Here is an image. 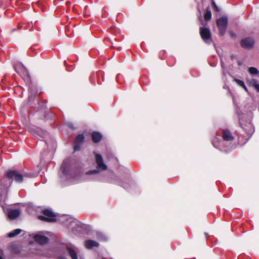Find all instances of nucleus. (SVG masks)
Returning <instances> with one entry per match:
<instances>
[{
	"mask_svg": "<svg viewBox=\"0 0 259 259\" xmlns=\"http://www.w3.org/2000/svg\"><path fill=\"white\" fill-rule=\"evenodd\" d=\"M11 250L15 253H18L20 252V247L16 244H12L11 246Z\"/></svg>",
	"mask_w": 259,
	"mask_h": 259,
	"instance_id": "obj_24",
	"label": "nucleus"
},
{
	"mask_svg": "<svg viewBox=\"0 0 259 259\" xmlns=\"http://www.w3.org/2000/svg\"><path fill=\"white\" fill-rule=\"evenodd\" d=\"M67 250L72 259H78L77 254L73 249L68 247Z\"/></svg>",
	"mask_w": 259,
	"mask_h": 259,
	"instance_id": "obj_15",
	"label": "nucleus"
},
{
	"mask_svg": "<svg viewBox=\"0 0 259 259\" xmlns=\"http://www.w3.org/2000/svg\"><path fill=\"white\" fill-rule=\"evenodd\" d=\"M28 90H29V93H30V92H31V89H30V87H29Z\"/></svg>",
	"mask_w": 259,
	"mask_h": 259,
	"instance_id": "obj_36",
	"label": "nucleus"
},
{
	"mask_svg": "<svg viewBox=\"0 0 259 259\" xmlns=\"http://www.w3.org/2000/svg\"><path fill=\"white\" fill-rule=\"evenodd\" d=\"M33 239L36 243L40 245H45L48 244L50 241L48 237L41 234L35 235Z\"/></svg>",
	"mask_w": 259,
	"mask_h": 259,
	"instance_id": "obj_10",
	"label": "nucleus"
},
{
	"mask_svg": "<svg viewBox=\"0 0 259 259\" xmlns=\"http://www.w3.org/2000/svg\"><path fill=\"white\" fill-rule=\"evenodd\" d=\"M254 88L256 90V91L259 93V83L256 84Z\"/></svg>",
	"mask_w": 259,
	"mask_h": 259,
	"instance_id": "obj_28",
	"label": "nucleus"
},
{
	"mask_svg": "<svg viewBox=\"0 0 259 259\" xmlns=\"http://www.w3.org/2000/svg\"><path fill=\"white\" fill-rule=\"evenodd\" d=\"M92 140L94 143H99L102 138V135L97 132H94L92 134Z\"/></svg>",
	"mask_w": 259,
	"mask_h": 259,
	"instance_id": "obj_14",
	"label": "nucleus"
},
{
	"mask_svg": "<svg viewBox=\"0 0 259 259\" xmlns=\"http://www.w3.org/2000/svg\"><path fill=\"white\" fill-rule=\"evenodd\" d=\"M97 237L98 240L106 242L108 240L107 236L101 232L97 233Z\"/></svg>",
	"mask_w": 259,
	"mask_h": 259,
	"instance_id": "obj_16",
	"label": "nucleus"
},
{
	"mask_svg": "<svg viewBox=\"0 0 259 259\" xmlns=\"http://www.w3.org/2000/svg\"><path fill=\"white\" fill-rule=\"evenodd\" d=\"M39 136L40 138H44L48 136V133L44 131H38L36 133L35 136Z\"/></svg>",
	"mask_w": 259,
	"mask_h": 259,
	"instance_id": "obj_23",
	"label": "nucleus"
},
{
	"mask_svg": "<svg viewBox=\"0 0 259 259\" xmlns=\"http://www.w3.org/2000/svg\"><path fill=\"white\" fill-rule=\"evenodd\" d=\"M204 18L206 21H209L211 18V13L209 7H207L206 9Z\"/></svg>",
	"mask_w": 259,
	"mask_h": 259,
	"instance_id": "obj_17",
	"label": "nucleus"
},
{
	"mask_svg": "<svg viewBox=\"0 0 259 259\" xmlns=\"http://www.w3.org/2000/svg\"><path fill=\"white\" fill-rule=\"evenodd\" d=\"M120 49H121V47H119V48H118V50H120Z\"/></svg>",
	"mask_w": 259,
	"mask_h": 259,
	"instance_id": "obj_38",
	"label": "nucleus"
},
{
	"mask_svg": "<svg viewBox=\"0 0 259 259\" xmlns=\"http://www.w3.org/2000/svg\"><path fill=\"white\" fill-rule=\"evenodd\" d=\"M231 35H232V36H234V35H235V34H233V33H232V34H231Z\"/></svg>",
	"mask_w": 259,
	"mask_h": 259,
	"instance_id": "obj_37",
	"label": "nucleus"
},
{
	"mask_svg": "<svg viewBox=\"0 0 259 259\" xmlns=\"http://www.w3.org/2000/svg\"><path fill=\"white\" fill-rule=\"evenodd\" d=\"M237 63L239 66H241L242 64V62L240 60L238 61Z\"/></svg>",
	"mask_w": 259,
	"mask_h": 259,
	"instance_id": "obj_30",
	"label": "nucleus"
},
{
	"mask_svg": "<svg viewBox=\"0 0 259 259\" xmlns=\"http://www.w3.org/2000/svg\"><path fill=\"white\" fill-rule=\"evenodd\" d=\"M0 259H3V258L1 256H0Z\"/></svg>",
	"mask_w": 259,
	"mask_h": 259,
	"instance_id": "obj_39",
	"label": "nucleus"
},
{
	"mask_svg": "<svg viewBox=\"0 0 259 259\" xmlns=\"http://www.w3.org/2000/svg\"><path fill=\"white\" fill-rule=\"evenodd\" d=\"M212 7H213L214 10L215 11H217V12L220 11V9H219V7L217 6V5H216V4L215 3V2H212Z\"/></svg>",
	"mask_w": 259,
	"mask_h": 259,
	"instance_id": "obj_27",
	"label": "nucleus"
},
{
	"mask_svg": "<svg viewBox=\"0 0 259 259\" xmlns=\"http://www.w3.org/2000/svg\"><path fill=\"white\" fill-rule=\"evenodd\" d=\"M234 81H235L239 86L242 87L245 91L247 92V89L243 81L237 78H234Z\"/></svg>",
	"mask_w": 259,
	"mask_h": 259,
	"instance_id": "obj_19",
	"label": "nucleus"
},
{
	"mask_svg": "<svg viewBox=\"0 0 259 259\" xmlns=\"http://www.w3.org/2000/svg\"><path fill=\"white\" fill-rule=\"evenodd\" d=\"M199 13L201 14L200 11V10H199ZM200 20L201 21H202V17H201V15H200Z\"/></svg>",
	"mask_w": 259,
	"mask_h": 259,
	"instance_id": "obj_33",
	"label": "nucleus"
},
{
	"mask_svg": "<svg viewBox=\"0 0 259 259\" xmlns=\"http://www.w3.org/2000/svg\"><path fill=\"white\" fill-rule=\"evenodd\" d=\"M20 214V211L18 209H10L8 210L7 215L11 220L16 219Z\"/></svg>",
	"mask_w": 259,
	"mask_h": 259,
	"instance_id": "obj_12",
	"label": "nucleus"
},
{
	"mask_svg": "<svg viewBox=\"0 0 259 259\" xmlns=\"http://www.w3.org/2000/svg\"><path fill=\"white\" fill-rule=\"evenodd\" d=\"M11 185L10 181H5L3 180L1 183L2 192L0 194V205L3 206V203L7 199V188Z\"/></svg>",
	"mask_w": 259,
	"mask_h": 259,
	"instance_id": "obj_7",
	"label": "nucleus"
},
{
	"mask_svg": "<svg viewBox=\"0 0 259 259\" xmlns=\"http://www.w3.org/2000/svg\"><path fill=\"white\" fill-rule=\"evenodd\" d=\"M84 245L86 248L91 249L94 247H99V243L93 240H87L85 241Z\"/></svg>",
	"mask_w": 259,
	"mask_h": 259,
	"instance_id": "obj_13",
	"label": "nucleus"
},
{
	"mask_svg": "<svg viewBox=\"0 0 259 259\" xmlns=\"http://www.w3.org/2000/svg\"><path fill=\"white\" fill-rule=\"evenodd\" d=\"M247 82L250 86L254 87L256 84H258L257 80L255 78H248L247 79Z\"/></svg>",
	"mask_w": 259,
	"mask_h": 259,
	"instance_id": "obj_22",
	"label": "nucleus"
},
{
	"mask_svg": "<svg viewBox=\"0 0 259 259\" xmlns=\"http://www.w3.org/2000/svg\"><path fill=\"white\" fill-rule=\"evenodd\" d=\"M6 177L3 180L5 181H10L12 183L11 180H14L17 183H21L23 180V176L16 170H9L7 171L5 174Z\"/></svg>",
	"mask_w": 259,
	"mask_h": 259,
	"instance_id": "obj_5",
	"label": "nucleus"
},
{
	"mask_svg": "<svg viewBox=\"0 0 259 259\" xmlns=\"http://www.w3.org/2000/svg\"><path fill=\"white\" fill-rule=\"evenodd\" d=\"M223 140H220L218 138H215L212 141L213 146L219 149L220 151L228 152L234 149L233 146H230L228 149L225 150V147L230 146L231 142L234 140L231 132L228 130H224L222 133Z\"/></svg>",
	"mask_w": 259,
	"mask_h": 259,
	"instance_id": "obj_4",
	"label": "nucleus"
},
{
	"mask_svg": "<svg viewBox=\"0 0 259 259\" xmlns=\"http://www.w3.org/2000/svg\"><path fill=\"white\" fill-rule=\"evenodd\" d=\"M254 40L251 37H246L241 40V46L243 48L249 49L253 47Z\"/></svg>",
	"mask_w": 259,
	"mask_h": 259,
	"instance_id": "obj_11",
	"label": "nucleus"
},
{
	"mask_svg": "<svg viewBox=\"0 0 259 259\" xmlns=\"http://www.w3.org/2000/svg\"><path fill=\"white\" fill-rule=\"evenodd\" d=\"M15 71L20 74L24 79L25 78L27 79L29 78L28 71L26 67L21 63H19L14 66Z\"/></svg>",
	"mask_w": 259,
	"mask_h": 259,
	"instance_id": "obj_8",
	"label": "nucleus"
},
{
	"mask_svg": "<svg viewBox=\"0 0 259 259\" xmlns=\"http://www.w3.org/2000/svg\"><path fill=\"white\" fill-rule=\"evenodd\" d=\"M110 183H115L122 187H123L124 188H127V186L126 185V184H124V183H123L122 182H121V181L120 180H110L108 181Z\"/></svg>",
	"mask_w": 259,
	"mask_h": 259,
	"instance_id": "obj_20",
	"label": "nucleus"
},
{
	"mask_svg": "<svg viewBox=\"0 0 259 259\" xmlns=\"http://www.w3.org/2000/svg\"><path fill=\"white\" fill-rule=\"evenodd\" d=\"M249 73L252 75H257L259 74V71L255 67H251L248 68Z\"/></svg>",
	"mask_w": 259,
	"mask_h": 259,
	"instance_id": "obj_21",
	"label": "nucleus"
},
{
	"mask_svg": "<svg viewBox=\"0 0 259 259\" xmlns=\"http://www.w3.org/2000/svg\"><path fill=\"white\" fill-rule=\"evenodd\" d=\"M95 160L97 169L89 170L84 175L71 168V161L69 159L64 160L61 168V181L69 185L80 183L88 179L95 180V176L96 175L107 168V166L101 154L96 153Z\"/></svg>",
	"mask_w": 259,
	"mask_h": 259,
	"instance_id": "obj_1",
	"label": "nucleus"
},
{
	"mask_svg": "<svg viewBox=\"0 0 259 259\" xmlns=\"http://www.w3.org/2000/svg\"><path fill=\"white\" fill-rule=\"evenodd\" d=\"M84 139V137L82 134L78 135L75 139V143L81 144Z\"/></svg>",
	"mask_w": 259,
	"mask_h": 259,
	"instance_id": "obj_25",
	"label": "nucleus"
},
{
	"mask_svg": "<svg viewBox=\"0 0 259 259\" xmlns=\"http://www.w3.org/2000/svg\"><path fill=\"white\" fill-rule=\"evenodd\" d=\"M29 101H30L33 99V96L32 95H29L28 97Z\"/></svg>",
	"mask_w": 259,
	"mask_h": 259,
	"instance_id": "obj_29",
	"label": "nucleus"
},
{
	"mask_svg": "<svg viewBox=\"0 0 259 259\" xmlns=\"http://www.w3.org/2000/svg\"><path fill=\"white\" fill-rule=\"evenodd\" d=\"M233 103H234V105H235V106H236V102H235V100H233Z\"/></svg>",
	"mask_w": 259,
	"mask_h": 259,
	"instance_id": "obj_34",
	"label": "nucleus"
},
{
	"mask_svg": "<svg viewBox=\"0 0 259 259\" xmlns=\"http://www.w3.org/2000/svg\"><path fill=\"white\" fill-rule=\"evenodd\" d=\"M80 144L75 143V145L74 147V151H78L80 150Z\"/></svg>",
	"mask_w": 259,
	"mask_h": 259,
	"instance_id": "obj_26",
	"label": "nucleus"
},
{
	"mask_svg": "<svg viewBox=\"0 0 259 259\" xmlns=\"http://www.w3.org/2000/svg\"><path fill=\"white\" fill-rule=\"evenodd\" d=\"M21 231H22V230L20 229H16V230L13 231L12 232L9 233L8 234V237L9 238L14 237L16 236V235L19 234L21 232Z\"/></svg>",
	"mask_w": 259,
	"mask_h": 259,
	"instance_id": "obj_18",
	"label": "nucleus"
},
{
	"mask_svg": "<svg viewBox=\"0 0 259 259\" xmlns=\"http://www.w3.org/2000/svg\"><path fill=\"white\" fill-rule=\"evenodd\" d=\"M253 103H246L242 109V111L239 108L236 109L241 126L244 130L248 135H251L254 131V127L251 123L252 111L255 110Z\"/></svg>",
	"mask_w": 259,
	"mask_h": 259,
	"instance_id": "obj_3",
	"label": "nucleus"
},
{
	"mask_svg": "<svg viewBox=\"0 0 259 259\" xmlns=\"http://www.w3.org/2000/svg\"><path fill=\"white\" fill-rule=\"evenodd\" d=\"M228 21L226 16H223L217 20V25L221 35L225 34L228 26Z\"/></svg>",
	"mask_w": 259,
	"mask_h": 259,
	"instance_id": "obj_6",
	"label": "nucleus"
},
{
	"mask_svg": "<svg viewBox=\"0 0 259 259\" xmlns=\"http://www.w3.org/2000/svg\"><path fill=\"white\" fill-rule=\"evenodd\" d=\"M68 126H69V127H70V128H73V125H72V123H69V124H68Z\"/></svg>",
	"mask_w": 259,
	"mask_h": 259,
	"instance_id": "obj_31",
	"label": "nucleus"
},
{
	"mask_svg": "<svg viewBox=\"0 0 259 259\" xmlns=\"http://www.w3.org/2000/svg\"><path fill=\"white\" fill-rule=\"evenodd\" d=\"M200 34L202 39L207 44L210 43L211 41V33L209 28L201 27L200 28Z\"/></svg>",
	"mask_w": 259,
	"mask_h": 259,
	"instance_id": "obj_9",
	"label": "nucleus"
},
{
	"mask_svg": "<svg viewBox=\"0 0 259 259\" xmlns=\"http://www.w3.org/2000/svg\"><path fill=\"white\" fill-rule=\"evenodd\" d=\"M37 218L39 220L46 222L59 221L66 227H90V225L84 224L78 220L68 215H57L51 209H44L42 211V215H39Z\"/></svg>",
	"mask_w": 259,
	"mask_h": 259,
	"instance_id": "obj_2",
	"label": "nucleus"
},
{
	"mask_svg": "<svg viewBox=\"0 0 259 259\" xmlns=\"http://www.w3.org/2000/svg\"><path fill=\"white\" fill-rule=\"evenodd\" d=\"M234 57H235V55H231L232 59H233Z\"/></svg>",
	"mask_w": 259,
	"mask_h": 259,
	"instance_id": "obj_35",
	"label": "nucleus"
},
{
	"mask_svg": "<svg viewBox=\"0 0 259 259\" xmlns=\"http://www.w3.org/2000/svg\"><path fill=\"white\" fill-rule=\"evenodd\" d=\"M205 236L207 238L209 236V234L207 233H205Z\"/></svg>",
	"mask_w": 259,
	"mask_h": 259,
	"instance_id": "obj_32",
	"label": "nucleus"
}]
</instances>
